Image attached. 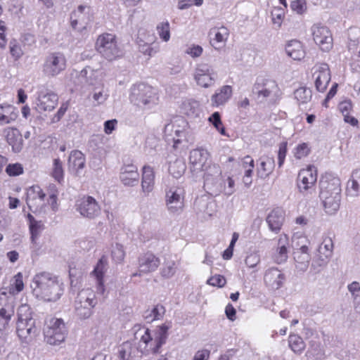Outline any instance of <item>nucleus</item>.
<instances>
[{"label": "nucleus", "instance_id": "obj_18", "mask_svg": "<svg viewBox=\"0 0 360 360\" xmlns=\"http://www.w3.org/2000/svg\"><path fill=\"white\" fill-rule=\"evenodd\" d=\"M98 77V70L86 67L80 72H75L74 83L80 86H93L97 84Z\"/></svg>", "mask_w": 360, "mask_h": 360}, {"label": "nucleus", "instance_id": "obj_28", "mask_svg": "<svg viewBox=\"0 0 360 360\" xmlns=\"http://www.w3.org/2000/svg\"><path fill=\"white\" fill-rule=\"evenodd\" d=\"M58 103V96L53 93L46 94L40 96L37 103V110L40 112L42 111H51L55 108Z\"/></svg>", "mask_w": 360, "mask_h": 360}, {"label": "nucleus", "instance_id": "obj_55", "mask_svg": "<svg viewBox=\"0 0 360 360\" xmlns=\"http://www.w3.org/2000/svg\"><path fill=\"white\" fill-rule=\"evenodd\" d=\"M260 262V256L257 252H252L248 255L245 260V264L249 268L255 267Z\"/></svg>", "mask_w": 360, "mask_h": 360}, {"label": "nucleus", "instance_id": "obj_14", "mask_svg": "<svg viewBox=\"0 0 360 360\" xmlns=\"http://www.w3.org/2000/svg\"><path fill=\"white\" fill-rule=\"evenodd\" d=\"M311 32L314 42L321 50L327 51L332 48V34L327 27L320 25H314L311 27Z\"/></svg>", "mask_w": 360, "mask_h": 360}, {"label": "nucleus", "instance_id": "obj_57", "mask_svg": "<svg viewBox=\"0 0 360 360\" xmlns=\"http://www.w3.org/2000/svg\"><path fill=\"white\" fill-rule=\"evenodd\" d=\"M226 283L225 278L221 275H215L209 278L207 281V284L219 288L224 287Z\"/></svg>", "mask_w": 360, "mask_h": 360}, {"label": "nucleus", "instance_id": "obj_46", "mask_svg": "<svg viewBox=\"0 0 360 360\" xmlns=\"http://www.w3.org/2000/svg\"><path fill=\"white\" fill-rule=\"evenodd\" d=\"M346 193L349 197L356 198L359 196L360 193V183L349 179L347 184Z\"/></svg>", "mask_w": 360, "mask_h": 360}, {"label": "nucleus", "instance_id": "obj_21", "mask_svg": "<svg viewBox=\"0 0 360 360\" xmlns=\"http://www.w3.org/2000/svg\"><path fill=\"white\" fill-rule=\"evenodd\" d=\"M85 165V156L80 150H75L70 153L68 158V169L71 172L79 176Z\"/></svg>", "mask_w": 360, "mask_h": 360}, {"label": "nucleus", "instance_id": "obj_22", "mask_svg": "<svg viewBox=\"0 0 360 360\" xmlns=\"http://www.w3.org/2000/svg\"><path fill=\"white\" fill-rule=\"evenodd\" d=\"M120 178L125 186H134L138 184L139 174L137 167L134 165L123 166L121 169Z\"/></svg>", "mask_w": 360, "mask_h": 360}, {"label": "nucleus", "instance_id": "obj_38", "mask_svg": "<svg viewBox=\"0 0 360 360\" xmlns=\"http://www.w3.org/2000/svg\"><path fill=\"white\" fill-rule=\"evenodd\" d=\"M186 169L185 161L183 158H176L174 162H170L169 165V172L174 178L181 177Z\"/></svg>", "mask_w": 360, "mask_h": 360}, {"label": "nucleus", "instance_id": "obj_35", "mask_svg": "<svg viewBox=\"0 0 360 360\" xmlns=\"http://www.w3.org/2000/svg\"><path fill=\"white\" fill-rule=\"evenodd\" d=\"M27 219L29 221V229L31 234V240L32 243H35L41 231L44 229V225L41 221H37L31 214H27Z\"/></svg>", "mask_w": 360, "mask_h": 360}, {"label": "nucleus", "instance_id": "obj_4", "mask_svg": "<svg viewBox=\"0 0 360 360\" xmlns=\"http://www.w3.org/2000/svg\"><path fill=\"white\" fill-rule=\"evenodd\" d=\"M67 333L65 324L62 319L51 317L46 321L44 335L47 344L60 345L65 341Z\"/></svg>", "mask_w": 360, "mask_h": 360}, {"label": "nucleus", "instance_id": "obj_8", "mask_svg": "<svg viewBox=\"0 0 360 360\" xmlns=\"http://www.w3.org/2000/svg\"><path fill=\"white\" fill-rule=\"evenodd\" d=\"M306 240L304 237L292 238V247L295 250L293 252L294 259L295 261L296 268L302 272L308 269L311 256L308 252L309 248L307 245L302 243Z\"/></svg>", "mask_w": 360, "mask_h": 360}, {"label": "nucleus", "instance_id": "obj_20", "mask_svg": "<svg viewBox=\"0 0 360 360\" xmlns=\"http://www.w3.org/2000/svg\"><path fill=\"white\" fill-rule=\"evenodd\" d=\"M333 243L330 238H325L317 250L315 262L319 266H325L332 256Z\"/></svg>", "mask_w": 360, "mask_h": 360}, {"label": "nucleus", "instance_id": "obj_7", "mask_svg": "<svg viewBox=\"0 0 360 360\" xmlns=\"http://www.w3.org/2000/svg\"><path fill=\"white\" fill-rule=\"evenodd\" d=\"M279 89L276 81L269 79H258L252 88L254 98L257 103H264L268 99L274 100L278 96Z\"/></svg>", "mask_w": 360, "mask_h": 360}, {"label": "nucleus", "instance_id": "obj_39", "mask_svg": "<svg viewBox=\"0 0 360 360\" xmlns=\"http://www.w3.org/2000/svg\"><path fill=\"white\" fill-rule=\"evenodd\" d=\"M259 173L262 177L268 176L274 170L275 161L273 157L263 156L260 158Z\"/></svg>", "mask_w": 360, "mask_h": 360}, {"label": "nucleus", "instance_id": "obj_19", "mask_svg": "<svg viewBox=\"0 0 360 360\" xmlns=\"http://www.w3.org/2000/svg\"><path fill=\"white\" fill-rule=\"evenodd\" d=\"M209 158L207 150L202 148L194 149L190 152L189 162L191 170L193 172L204 171Z\"/></svg>", "mask_w": 360, "mask_h": 360}, {"label": "nucleus", "instance_id": "obj_36", "mask_svg": "<svg viewBox=\"0 0 360 360\" xmlns=\"http://www.w3.org/2000/svg\"><path fill=\"white\" fill-rule=\"evenodd\" d=\"M13 315L14 308L11 304L0 303V329L6 328Z\"/></svg>", "mask_w": 360, "mask_h": 360}, {"label": "nucleus", "instance_id": "obj_56", "mask_svg": "<svg viewBox=\"0 0 360 360\" xmlns=\"http://www.w3.org/2000/svg\"><path fill=\"white\" fill-rule=\"evenodd\" d=\"M309 148L308 145L305 143L298 145L295 151V157L297 159H302L304 157H306L309 153Z\"/></svg>", "mask_w": 360, "mask_h": 360}, {"label": "nucleus", "instance_id": "obj_64", "mask_svg": "<svg viewBox=\"0 0 360 360\" xmlns=\"http://www.w3.org/2000/svg\"><path fill=\"white\" fill-rule=\"evenodd\" d=\"M349 292L352 294V296L354 300L357 298L356 292L360 291V284L356 281H354L349 284L347 286Z\"/></svg>", "mask_w": 360, "mask_h": 360}, {"label": "nucleus", "instance_id": "obj_60", "mask_svg": "<svg viewBox=\"0 0 360 360\" xmlns=\"http://www.w3.org/2000/svg\"><path fill=\"white\" fill-rule=\"evenodd\" d=\"M338 108L343 116L349 115L352 109V103L350 100L343 101L340 103Z\"/></svg>", "mask_w": 360, "mask_h": 360}, {"label": "nucleus", "instance_id": "obj_9", "mask_svg": "<svg viewBox=\"0 0 360 360\" xmlns=\"http://www.w3.org/2000/svg\"><path fill=\"white\" fill-rule=\"evenodd\" d=\"M217 77L216 71L207 63H199L195 69L194 79L201 87L208 88L214 85Z\"/></svg>", "mask_w": 360, "mask_h": 360}, {"label": "nucleus", "instance_id": "obj_1", "mask_svg": "<svg viewBox=\"0 0 360 360\" xmlns=\"http://www.w3.org/2000/svg\"><path fill=\"white\" fill-rule=\"evenodd\" d=\"M33 295L47 302H54L62 295L63 290L58 278L48 272L36 274L30 284Z\"/></svg>", "mask_w": 360, "mask_h": 360}, {"label": "nucleus", "instance_id": "obj_23", "mask_svg": "<svg viewBox=\"0 0 360 360\" xmlns=\"http://www.w3.org/2000/svg\"><path fill=\"white\" fill-rule=\"evenodd\" d=\"M7 143L14 153H19L23 148L22 136L16 128H7L4 130Z\"/></svg>", "mask_w": 360, "mask_h": 360}, {"label": "nucleus", "instance_id": "obj_48", "mask_svg": "<svg viewBox=\"0 0 360 360\" xmlns=\"http://www.w3.org/2000/svg\"><path fill=\"white\" fill-rule=\"evenodd\" d=\"M131 353V343L124 342L119 349V357L120 360H130Z\"/></svg>", "mask_w": 360, "mask_h": 360}, {"label": "nucleus", "instance_id": "obj_59", "mask_svg": "<svg viewBox=\"0 0 360 360\" xmlns=\"http://www.w3.org/2000/svg\"><path fill=\"white\" fill-rule=\"evenodd\" d=\"M243 165H248V166H244L245 168L244 176L251 177L253 172L254 160L251 158V157L247 155L244 158Z\"/></svg>", "mask_w": 360, "mask_h": 360}, {"label": "nucleus", "instance_id": "obj_27", "mask_svg": "<svg viewBox=\"0 0 360 360\" xmlns=\"http://www.w3.org/2000/svg\"><path fill=\"white\" fill-rule=\"evenodd\" d=\"M284 279V274L276 268L268 269L264 274L266 284L274 289H278L282 285Z\"/></svg>", "mask_w": 360, "mask_h": 360}, {"label": "nucleus", "instance_id": "obj_53", "mask_svg": "<svg viewBox=\"0 0 360 360\" xmlns=\"http://www.w3.org/2000/svg\"><path fill=\"white\" fill-rule=\"evenodd\" d=\"M290 8L297 14H303L307 10V4L305 0H295L290 4Z\"/></svg>", "mask_w": 360, "mask_h": 360}, {"label": "nucleus", "instance_id": "obj_15", "mask_svg": "<svg viewBox=\"0 0 360 360\" xmlns=\"http://www.w3.org/2000/svg\"><path fill=\"white\" fill-rule=\"evenodd\" d=\"M317 180V170L315 166L309 165L307 169L300 171L297 176L299 191L304 193L311 189Z\"/></svg>", "mask_w": 360, "mask_h": 360}, {"label": "nucleus", "instance_id": "obj_25", "mask_svg": "<svg viewBox=\"0 0 360 360\" xmlns=\"http://www.w3.org/2000/svg\"><path fill=\"white\" fill-rule=\"evenodd\" d=\"M288 238L281 235L278 240V247L273 254L272 258L276 264L285 263L288 258Z\"/></svg>", "mask_w": 360, "mask_h": 360}, {"label": "nucleus", "instance_id": "obj_10", "mask_svg": "<svg viewBox=\"0 0 360 360\" xmlns=\"http://www.w3.org/2000/svg\"><path fill=\"white\" fill-rule=\"evenodd\" d=\"M312 78L317 91L323 93L330 82L331 75L327 63H317L311 69Z\"/></svg>", "mask_w": 360, "mask_h": 360}, {"label": "nucleus", "instance_id": "obj_32", "mask_svg": "<svg viewBox=\"0 0 360 360\" xmlns=\"http://www.w3.org/2000/svg\"><path fill=\"white\" fill-rule=\"evenodd\" d=\"M232 88L231 86H224L211 97L212 105L219 106L224 105L231 98Z\"/></svg>", "mask_w": 360, "mask_h": 360}, {"label": "nucleus", "instance_id": "obj_12", "mask_svg": "<svg viewBox=\"0 0 360 360\" xmlns=\"http://www.w3.org/2000/svg\"><path fill=\"white\" fill-rule=\"evenodd\" d=\"M65 68V56L60 52H55L46 56L43 65V72L48 76L54 77L63 71Z\"/></svg>", "mask_w": 360, "mask_h": 360}, {"label": "nucleus", "instance_id": "obj_2", "mask_svg": "<svg viewBox=\"0 0 360 360\" xmlns=\"http://www.w3.org/2000/svg\"><path fill=\"white\" fill-rule=\"evenodd\" d=\"M319 197L326 212L333 214L336 212L341 201V186L338 179H322L319 182Z\"/></svg>", "mask_w": 360, "mask_h": 360}, {"label": "nucleus", "instance_id": "obj_6", "mask_svg": "<svg viewBox=\"0 0 360 360\" xmlns=\"http://www.w3.org/2000/svg\"><path fill=\"white\" fill-rule=\"evenodd\" d=\"M96 295L90 289H83L79 292L75 302V311L79 319H89L96 304Z\"/></svg>", "mask_w": 360, "mask_h": 360}, {"label": "nucleus", "instance_id": "obj_3", "mask_svg": "<svg viewBox=\"0 0 360 360\" xmlns=\"http://www.w3.org/2000/svg\"><path fill=\"white\" fill-rule=\"evenodd\" d=\"M129 100L138 107L149 108L157 103L158 97L153 88L141 83L131 88Z\"/></svg>", "mask_w": 360, "mask_h": 360}, {"label": "nucleus", "instance_id": "obj_44", "mask_svg": "<svg viewBox=\"0 0 360 360\" xmlns=\"http://www.w3.org/2000/svg\"><path fill=\"white\" fill-rule=\"evenodd\" d=\"M208 120L221 135L226 136V130L222 124L221 115L219 112L212 113ZM227 136H229L227 135Z\"/></svg>", "mask_w": 360, "mask_h": 360}, {"label": "nucleus", "instance_id": "obj_30", "mask_svg": "<svg viewBox=\"0 0 360 360\" xmlns=\"http://www.w3.org/2000/svg\"><path fill=\"white\" fill-rule=\"evenodd\" d=\"M155 174L151 167L146 165L143 168L141 188L146 195L149 194L154 186Z\"/></svg>", "mask_w": 360, "mask_h": 360}, {"label": "nucleus", "instance_id": "obj_54", "mask_svg": "<svg viewBox=\"0 0 360 360\" xmlns=\"http://www.w3.org/2000/svg\"><path fill=\"white\" fill-rule=\"evenodd\" d=\"M204 171H205L204 176L219 177L221 175V170L217 165H206Z\"/></svg>", "mask_w": 360, "mask_h": 360}, {"label": "nucleus", "instance_id": "obj_26", "mask_svg": "<svg viewBox=\"0 0 360 360\" xmlns=\"http://www.w3.org/2000/svg\"><path fill=\"white\" fill-rule=\"evenodd\" d=\"M285 219V213L280 208L273 210L266 217L270 230L277 233L280 231Z\"/></svg>", "mask_w": 360, "mask_h": 360}, {"label": "nucleus", "instance_id": "obj_63", "mask_svg": "<svg viewBox=\"0 0 360 360\" xmlns=\"http://www.w3.org/2000/svg\"><path fill=\"white\" fill-rule=\"evenodd\" d=\"M108 95L102 89L98 92L95 91L93 94V99L97 104L103 103L108 98Z\"/></svg>", "mask_w": 360, "mask_h": 360}, {"label": "nucleus", "instance_id": "obj_41", "mask_svg": "<svg viewBox=\"0 0 360 360\" xmlns=\"http://www.w3.org/2000/svg\"><path fill=\"white\" fill-rule=\"evenodd\" d=\"M288 344L291 349L295 353L300 354L305 349L306 345L302 338L298 335L292 334L288 338Z\"/></svg>", "mask_w": 360, "mask_h": 360}, {"label": "nucleus", "instance_id": "obj_61", "mask_svg": "<svg viewBox=\"0 0 360 360\" xmlns=\"http://www.w3.org/2000/svg\"><path fill=\"white\" fill-rule=\"evenodd\" d=\"M202 48L199 45H192L187 48L186 53L192 58H198L202 53Z\"/></svg>", "mask_w": 360, "mask_h": 360}, {"label": "nucleus", "instance_id": "obj_11", "mask_svg": "<svg viewBox=\"0 0 360 360\" xmlns=\"http://www.w3.org/2000/svg\"><path fill=\"white\" fill-rule=\"evenodd\" d=\"M75 208L79 213L85 218L93 219L101 213V207L98 202L91 196H84L77 200Z\"/></svg>", "mask_w": 360, "mask_h": 360}, {"label": "nucleus", "instance_id": "obj_16", "mask_svg": "<svg viewBox=\"0 0 360 360\" xmlns=\"http://www.w3.org/2000/svg\"><path fill=\"white\" fill-rule=\"evenodd\" d=\"M160 264V259L151 252H147L139 257V271L132 276H141L155 271Z\"/></svg>", "mask_w": 360, "mask_h": 360}, {"label": "nucleus", "instance_id": "obj_52", "mask_svg": "<svg viewBox=\"0 0 360 360\" xmlns=\"http://www.w3.org/2000/svg\"><path fill=\"white\" fill-rule=\"evenodd\" d=\"M6 172L11 176H18L23 173V167L20 163L9 164L6 168Z\"/></svg>", "mask_w": 360, "mask_h": 360}, {"label": "nucleus", "instance_id": "obj_58", "mask_svg": "<svg viewBox=\"0 0 360 360\" xmlns=\"http://www.w3.org/2000/svg\"><path fill=\"white\" fill-rule=\"evenodd\" d=\"M135 335L136 338L138 335H140L141 341L146 345L153 340L149 329L146 328H139V330L136 332Z\"/></svg>", "mask_w": 360, "mask_h": 360}, {"label": "nucleus", "instance_id": "obj_24", "mask_svg": "<svg viewBox=\"0 0 360 360\" xmlns=\"http://www.w3.org/2000/svg\"><path fill=\"white\" fill-rule=\"evenodd\" d=\"M107 269L108 259L106 257L102 256L98 261L94 271L91 272V274L95 277L96 280L97 290L100 293H103L105 290L103 276Z\"/></svg>", "mask_w": 360, "mask_h": 360}, {"label": "nucleus", "instance_id": "obj_42", "mask_svg": "<svg viewBox=\"0 0 360 360\" xmlns=\"http://www.w3.org/2000/svg\"><path fill=\"white\" fill-rule=\"evenodd\" d=\"M198 107L199 104L196 101L188 100L183 103L182 110L188 117H194L198 115Z\"/></svg>", "mask_w": 360, "mask_h": 360}, {"label": "nucleus", "instance_id": "obj_33", "mask_svg": "<svg viewBox=\"0 0 360 360\" xmlns=\"http://www.w3.org/2000/svg\"><path fill=\"white\" fill-rule=\"evenodd\" d=\"M169 326L165 324H162L159 326L158 328L155 331L154 342L155 343V346L153 348V353L158 354L159 353V350L160 347L165 344L166 340L168 338V330L169 329Z\"/></svg>", "mask_w": 360, "mask_h": 360}, {"label": "nucleus", "instance_id": "obj_51", "mask_svg": "<svg viewBox=\"0 0 360 360\" xmlns=\"http://www.w3.org/2000/svg\"><path fill=\"white\" fill-rule=\"evenodd\" d=\"M10 53L15 60H18L22 55V50L15 40H12L9 44Z\"/></svg>", "mask_w": 360, "mask_h": 360}, {"label": "nucleus", "instance_id": "obj_62", "mask_svg": "<svg viewBox=\"0 0 360 360\" xmlns=\"http://www.w3.org/2000/svg\"><path fill=\"white\" fill-rule=\"evenodd\" d=\"M287 152V144L286 143H282L278 149V167H281L285 160V155Z\"/></svg>", "mask_w": 360, "mask_h": 360}, {"label": "nucleus", "instance_id": "obj_40", "mask_svg": "<svg viewBox=\"0 0 360 360\" xmlns=\"http://www.w3.org/2000/svg\"><path fill=\"white\" fill-rule=\"evenodd\" d=\"M294 95L299 105L301 106L307 104L311 101L312 91L309 88L300 87L295 91Z\"/></svg>", "mask_w": 360, "mask_h": 360}, {"label": "nucleus", "instance_id": "obj_29", "mask_svg": "<svg viewBox=\"0 0 360 360\" xmlns=\"http://www.w3.org/2000/svg\"><path fill=\"white\" fill-rule=\"evenodd\" d=\"M209 34L214 37L212 39V45L216 49H219L221 47V44L226 41L229 32L226 27L221 26L210 29Z\"/></svg>", "mask_w": 360, "mask_h": 360}, {"label": "nucleus", "instance_id": "obj_47", "mask_svg": "<svg viewBox=\"0 0 360 360\" xmlns=\"http://www.w3.org/2000/svg\"><path fill=\"white\" fill-rule=\"evenodd\" d=\"M18 321H27L30 319H34L32 316V311L29 305L22 304L18 310Z\"/></svg>", "mask_w": 360, "mask_h": 360}, {"label": "nucleus", "instance_id": "obj_17", "mask_svg": "<svg viewBox=\"0 0 360 360\" xmlns=\"http://www.w3.org/2000/svg\"><path fill=\"white\" fill-rule=\"evenodd\" d=\"M16 330L22 342H30L38 333L35 319H30L27 321H18Z\"/></svg>", "mask_w": 360, "mask_h": 360}, {"label": "nucleus", "instance_id": "obj_50", "mask_svg": "<svg viewBox=\"0 0 360 360\" xmlns=\"http://www.w3.org/2000/svg\"><path fill=\"white\" fill-rule=\"evenodd\" d=\"M112 256L116 262H122L125 257V252L123 246L120 244H116L112 251Z\"/></svg>", "mask_w": 360, "mask_h": 360}, {"label": "nucleus", "instance_id": "obj_13", "mask_svg": "<svg viewBox=\"0 0 360 360\" xmlns=\"http://www.w3.org/2000/svg\"><path fill=\"white\" fill-rule=\"evenodd\" d=\"M184 191L182 188L172 187L166 191V205L171 213H179L184 207Z\"/></svg>", "mask_w": 360, "mask_h": 360}, {"label": "nucleus", "instance_id": "obj_43", "mask_svg": "<svg viewBox=\"0 0 360 360\" xmlns=\"http://www.w3.org/2000/svg\"><path fill=\"white\" fill-rule=\"evenodd\" d=\"M176 264L173 260L165 261L160 269V274L165 278H172L176 271Z\"/></svg>", "mask_w": 360, "mask_h": 360}, {"label": "nucleus", "instance_id": "obj_45", "mask_svg": "<svg viewBox=\"0 0 360 360\" xmlns=\"http://www.w3.org/2000/svg\"><path fill=\"white\" fill-rule=\"evenodd\" d=\"M157 31L160 37L164 41H168L170 39V26L168 21L160 22L157 25Z\"/></svg>", "mask_w": 360, "mask_h": 360}, {"label": "nucleus", "instance_id": "obj_31", "mask_svg": "<svg viewBox=\"0 0 360 360\" xmlns=\"http://www.w3.org/2000/svg\"><path fill=\"white\" fill-rule=\"evenodd\" d=\"M287 55L293 60H300L304 58L305 52L300 41L291 40L285 46Z\"/></svg>", "mask_w": 360, "mask_h": 360}, {"label": "nucleus", "instance_id": "obj_5", "mask_svg": "<svg viewBox=\"0 0 360 360\" xmlns=\"http://www.w3.org/2000/svg\"><path fill=\"white\" fill-rule=\"evenodd\" d=\"M97 51L109 61L116 60L122 56V51L117 45L116 37L105 33L98 36L96 42Z\"/></svg>", "mask_w": 360, "mask_h": 360}, {"label": "nucleus", "instance_id": "obj_49", "mask_svg": "<svg viewBox=\"0 0 360 360\" xmlns=\"http://www.w3.org/2000/svg\"><path fill=\"white\" fill-rule=\"evenodd\" d=\"M165 313V309L162 304H157L150 312L149 315H146V318H150L153 320H159L162 318Z\"/></svg>", "mask_w": 360, "mask_h": 360}, {"label": "nucleus", "instance_id": "obj_37", "mask_svg": "<svg viewBox=\"0 0 360 360\" xmlns=\"http://www.w3.org/2000/svg\"><path fill=\"white\" fill-rule=\"evenodd\" d=\"M204 187L211 194L217 195L222 188L221 178L216 176H204Z\"/></svg>", "mask_w": 360, "mask_h": 360}, {"label": "nucleus", "instance_id": "obj_34", "mask_svg": "<svg viewBox=\"0 0 360 360\" xmlns=\"http://www.w3.org/2000/svg\"><path fill=\"white\" fill-rule=\"evenodd\" d=\"M91 8L88 6L80 5L77 11L72 12V15L79 19L82 29H85L87 23L91 20Z\"/></svg>", "mask_w": 360, "mask_h": 360}]
</instances>
